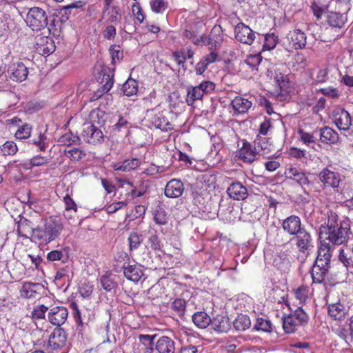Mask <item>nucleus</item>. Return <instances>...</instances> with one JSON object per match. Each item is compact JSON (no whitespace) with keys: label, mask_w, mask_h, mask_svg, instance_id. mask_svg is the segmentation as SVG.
I'll list each match as a JSON object with an SVG mask.
<instances>
[{"label":"nucleus","mask_w":353,"mask_h":353,"mask_svg":"<svg viewBox=\"0 0 353 353\" xmlns=\"http://www.w3.org/2000/svg\"><path fill=\"white\" fill-rule=\"evenodd\" d=\"M327 222L319 228L320 245L317 256L311 270L312 281L321 284L331 267L332 252L335 246L347 242L350 234L348 219L340 220L338 212L332 209L327 211Z\"/></svg>","instance_id":"f257e3e1"},{"label":"nucleus","mask_w":353,"mask_h":353,"mask_svg":"<svg viewBox=\"0 0 353 353\" xmlns=\"http://www.w3.org/2000/svg\"><path fill=\"white\" fill-rule=\"evenodd\" d=\"M64 228L61 219L56 216L46 218L41 226L34 230V239L41 243L48 244L57 239Z\"/></svg>","instance_id":"f03ea898"},{"label":"nucleus","mask_w":353,"mask_h":353,"mask_svg":"<svg viewBox=\"0 0 353 353\" xmlns=\"http://www.w3.org/2000/svg\"><path fill=\"white\" fill-rule=\"evenodd\" d=\"M159 106L158 105L154 108L147 110L146 119L150 124L162 131L167 132L173 130V125L163 114V112L159 110Z\"/></svg>","instance_id":"7ed1b4c3"},{"label":"nucleus","mask_w":353,"mask_h":353,"mask_svg":"<svg viewBox=\"0 0 353 353\" xmlns=\"http://www.w3.org/2000/svg\"><path fill=\"white\" fill-rule=\"evenodd\" d=\"M48 17L46 12L39 7L31 8L26 16V22L32 30L39 31L47 26Z\"/></svg>","instance_id":"20e7f679"},{"label":"nucleus","mask_w":353,"mask_h":353,"mask_svg":"<svg viewBox=\"0 0 353 353\" xmlns=\"http://www.w3.org/2000/svg\"><path fill=\"white\" fill-rule=\"evenodd\" d=\"M259 151L252 143L246 140H242V145L236 151V157L243 163H252L257 159Z\"/></svg>","instance_id":"39448f33"},{"label":"nucleus","mask_w":353,"mask_h":353,"mask_svg":"<svg viewBox=\"0 0 353 353\" xmlns=\"http://www.w3.org/2000/svg\"><path fill=\"white\" fill-rule=\"evenodd\" d=\"M34 47L37 53L45 57L53 53L56 48L52 38L42 34H37L34 37Z\"/></svg>","instance_id":"423d86ee"},{"label":"nucleus","mask_w":353,"mask_h":353,"mask_svg":"<svg viewBox=\"0 0 353 353\" xmlns=\"http://www.w3.org/2000/svg\"><path fill=\"white\" fill-rule=\"evenodd\" d=\"M234 37L239 42L248 46H251L256 39L255 32L243 22L234 27Z\"/></svg>","instance_id":"0eeeda50"},{"label":"nucleus","mask_w":353,"mask_h":353,"mask_svg":"<svg viewBox=\"0 0 353 353\" xmlns=\"http://www.w3.org/2000/svg\"><path fill=\"white\" fill-rule=\"evenodd\" d=\"M332 119L340 130H348L352 125L350 114L343 108L337 107L333 110Z\"/></svg>","instance_id":"6e6552de"},{"label":"nucleus","mask_w":353,"mask_h":353,"mask_svg":"<svg viewBox=\"0 0 353 353\" xmlns=\"http://www.w3.org/2000/svg\"><path fill=\"white\" fill-rule=\"evenodd\" d=\"M81 137L85 142L91 144L100 143L103 141L102 131L94 125H84Z\"/></svg>","instance_id":"1a4fd4ad"},{"label":"nucleus","mask_w":353,"mask_h":353,"mask_svg":"<svg viewBox=\"0 0 353 353\" xmlns=\"http://www.w3.org/2000/svg\"><path fill=\"white\" fill-rule=\"evenodd\" d=\"M68 311L63 306H54L49 309L48 321L52 325L59 327L67 320Z\"/></svg>","instance_id":"9d476101"},{"label":"nucleus","mask_w":353,"mask_h":353,"mask_svg":"<svg viewBox=\"0 0 353 353\" xmlns=\"http://www.w3.org/2000/svg\"><path fill=\"white\" fill-rule=\"evenodd\" d=\"M320 181L324 187L336 188L341 182V176L339 172L332 171L327 168H323L319 174Z\"/></svg>","instance_id":"9b49d317"},{"label":"nucleus","mask_w":353,"mask_h":353,"mask_svg":"<svg viewBox=\"0 0 353 353\" xmlns=\"http://www.w3.org/2000/svg\"><path fill=\"white\" fill-rule=\"evenodd\" d=\"M8 73L10 79L22 82L27 79L28 68L21 61L12 62L8 68Z\"/></svg>","instance_id":"f8f14e48"},{"label":"nucleus","mask_w":353,"mask_h":353,"mask_svg":"<svg viewBox=\"0 0 353 353\" xmlns=\"http://www.w3.org/2000/svg\"><path fill=\"white\" fill-rule=\"evenodd\" d=\"M294 239L296 245L301 253L308 254V251L313 248L312 236L305 228L295 234Z\"/></svg>","instance_id":"ddd939ff"},{"label":"nucleus","mask_w":353,"mask_h":353,"mask_svg":"<svg viewBox=\"0 0 353 353\" xmlns=\"http://www.w3.org/2000/svg\"><path fill=\"white\" fill-rule=\"evenodd\" d=\"M67 338L66 332L63 328H55L49 336L48 345L52 350L61 349L65 345Z\"/></svg>","instance_id":"4468645a"},{"label":"nucleus","mask_w":353,"mask_h":353,"mask_svg":"<svg viewBox=\"0 0 353 353\" xmlns=\"http://www.w3.org/2000/svg\"><path fill=\"white\" fill-rule=\"evenodd\" d=\"M175 342L166 336H161L156 342L155 347L150 349V353H174Z\"/></svg>","instance_id":"2eb2a0df"},{"label":"nucleus","mask_w":353,"mask_h":353,"mask_svg":"<svg viewBox=\"0 0 353 353\" xmlns=\"http://www.w3.org/2000/svg\"><path fill=\"white\" fill-rule=\"evenodd\" d=\"M272 265L281 274H288L291 268V261L288 254L285 251H280L274 255Z\"/></svg>","instance_id":"dca6fc26"},{"label":"nucleus","mask_w":353,"mask_h":353,"mask_svg":"<svg viewBox=\"0 0 353 353\" xmlns=\"http://www.w3.org/2000/svg\"><path fill=\"white\" fill-rule=\"evenodd\" d=\"M281 226L283 230L291 236H294L304 228L302 227L301 219L296 215L287 217L283 221Z\"/></svg>","instance_id":"f3484780"},{"label":"nucleus","mask_w":353,"mask_h":353,"mask_svg":"<svg viewBox=\"0 0 353 353\" xmlns=\"http://www.w3.org/2000/svg\"><path fill=\"white\" fill-rule=\"evenodd\" d=\"M252 105V102L241 96L235 97L230 103L233 115L243 114L248 112Z\"/></svg>","instance_id":"a211bd4d"},{"label":"nucleus","mask_w":353,"mask_h":353,"mask_svg":"<svg viewBox=\"0 0 353 353\" xmlns=\"http://www.w3.org/2000/svg\"><path fill=\"white\" fill-rule=\"evenodd\" d=\"M285 176L292 181H296L301 186L308 185L310 181L306 173L301 168L290 167L285 172Z\"/></svg>","instance_id":"6ab92c4d"},{"label":"nucleus","mask_w":353,"mask_h":353,"mask_svg":"<svg viewBox=\"0 0 353 353\" xmlns=\"http://www.w3.org/2000/svg\"><path fill=\"white\" fill-rule=\"evenodd\" d=\"M147 248L152 250L156 254L161 252L165 254L167 257L171 259L172 256L170 254H166L163 249V243L157 231L151 232L147 239Z\"/></svg>","instance_id":"aec40b11"},{"label":"nucleus","mask_w":353,"mask_h":353,"mask_svg":"<svg viewBox=\"0 0 353 353\" xmlns=\"http://www.w3.org/2000/svg\"><path fill=\"white\" fill-rule=\"evenodd\" d=\"M320 141L326 145H334L339 141V136L337 132L330 127L325 126L319 129Z\"/></svg>","instance_id":"412c9836"},{"label":"nucleus","mask_w":353,"mask_h":353,"mask_svg":"<svg viewBox=\"0 0 353 353\" xmlns=\"http://www.w3.org/2000/svg\"><path fill=\"white\" fill-rule=\"evenodd\" d=\"M184 191L183 183L178 179H172L165 185L164 193L168 198H178Z\"/></svg>","instance_id":"4be33fe9"},{"label":"nucleus","mask_w":353,"mask_h":353,"mask_svg":"<svg viewBox=\"0 0 353 353\" xmlns=\"http://www.w3.org/2000/svg\"><path fill=\"white\" fill-rule=\"evenodd\" d=\"M288 39L295 50L303 49L307 43L305 33L300 29H295L288 33Z\"/></svg>","instance_id":"5701e85b"},{"label":"nucleus","mask_w":353,"mask_h":353,"mask_svg":"<svg viewBox=\"0 0 353 353\" xmlns=\"http://www.w3.org/2000/svg\"><path fill=\"white\" fill-rule=\"evenodd\" d=\"M228 196L236 201L244 200L248 196V190L240 182L232 183L227 189Z\"/></svg>","instance_id":"b1692460"},{"label":"nucleus","mask_w":353,"mask_h":353,"mask_svg":"<svg viewBox=\"0 0 353 353\" xmlns=\"http://www.w3.org/2000/svg\"><path fill=\"white\" fill-rule=\"evenodd\" d=\"M347 21L346 14L337 12H329L326 17L327 23L332 28L341 29L345 27Z\"/></svg>","instance_id":"393cba45"},{"label":"nucleus","mask_w":353,"mask_h":353,"mask_svg":"<svg viewBox=\"0 0 353 353\" xmlns=\"http://www.w3.org/2000/svg\"><path fill=\"white\" fill-rule=\"evenodd\" d=\"M211 325L214 331L219 333L228 332L231 328L229 318L221 314L212 319Z\"/></svg>","instance_id":"a878e982"},{"label":"nucleus","mask_w":353,"mask_h":353,"mask_svg":"<svg viewBox=\"0 0 353 353\" xmlns=\"http://www.w3.org/2000/svg\"><path fill=\"white\" fill-rule=\"evenodd\" d=\"M141 165V160L138 158L128 159L121 163H114L112 168L115 171L130 172Z\"/></svg>","instance_id":"bb28decb"},{"label":"nucleus","mask_w":353,"mask_h":353,"mask_svg":"<svg viewBox=\"0 0 353 353\" xmlns=\"http://www.w3.org/2000/svg\"><path fill=\"white\" fill-rule=\"evenodd\" d=\"M34 228H32L30 221L27 219H21L17 223V234L23 239H28V235L31 234L32 237L34 239Z\"/></svg>","instance_id":"cd10ccee"},{"label":"nucleus","mask_w":353,"mask_h":353,"mask_svg":"<svg viewBox=\"0 0 353 353\" xmlns=\"http://www.w3.org/2000/svg\"><path fill=\"white\" fill-rule=\"evenodd\" d=\"M123 269L125 276L134 283L138 282L143 275L142 270L137 265H129Z\"/></svg>","instance_id":"c85d7f7f"},{"label":"nucleus","mask_w":353,"mask_h":353,"mask_svg":"<svg viewBox=\"0 0 353 353\" xmlns=\"http://www.w3.org/2000/svg\"><path fill=\"white\" fill-rule=\"evenodd\" d=\"M203 98V95L201 92L197 85H190L187 87L185 102L188 105L193 106L195 101L202 100Z\"/></svg>","instance_id":"c756f323"},{"label":"nucleus","mask_w":353,"mask_h":353,"mask_svg":"<svg viewBox=\"0 0 353 353\" xmlns=\"http://www.w3.org/2000/svg\"><path fill=\"white\" fill-rule=\"evenodd\" d=\"M70 307L72 310L73 317L77 324V331L80 333L88 325V323L85 322V316H82L81 312L79 310L76 303L72 302L70 304Z\"/></svg>","instance_id":"7c9ffc66"},{"label":"nucleus","mask_w":353,"mask_h":353,"mask_svg":"<svg viewBox=\"0 0 353 353\" xmlns=\"http://www.w3.org/2000/svg\"><path fill=\"white\" fill-rule=\"evenodd\" d=\"M254 145L256 148L259 154L262 152L263 154L270 153L272 150V145L270 142V139L262 137L259 134L256 135L254 141Z\"/></svg>","instance_id":"2f4dec72"},{"label":"nucleus","mask_w":353,"mask_h":353,"mask_svg":"<svg viewBox=\"0 0 353 353\" xmlns=\"http://www.w3.org/2000/svg\"><path fill=\"white\" fill-rule=\"evenodd\" d=\"M103 17H106L108 23L114 24L119 23L121 20V13L117 6H110V9L105 11V6L103 9Z\"/></svg>","instance_id":"473e14b6"},{"label":"nucleus","mask_w":353,"mask_h":353,"mask_svg":"<svg viewBox=\"0 0 353 353\" xmlns=\"http://www.w3.org/2000/svg\"><path fill=\"white\" fill-rule=\"evenodd\" d=\"M192 321L199 328H205L211 324L212 319L205 312H196L192 315Z\"/></svg>","instance_id":"72a5a7b5"},{"label":"nucleus","mask_w":353,"mask_h":353,"mask_svg":"<svg viewBox=\"0 0 353 353\" xmlns=\"http://www.w3.org/2000/svg\"><path fill=\"white\" fill-rule=\"evenodd\" d=\"M281 299L283 301L285 302V305L289 307L291 310L290 314L295 319L296 322L299 323L300 325H303L306 323L308 321L309 316L307 313L301 308V307H298L294 311H292V308L290 307L288 301L285 300V297L282 296Z\"/></svg>","instance_id":"f704fd0d"},{"label":"nucleus","mask_w":353,"mask_h":353,"mask_svg":"<svg viewBox=\"0 0 353 353\" xmlns=\"http://www.w3.org/2000/svg\"><path fill=\"white\" fill-rule=\"evenodd\" d=\"M97 81L101 86L104 87L105 91H109L112 88L114 83L113 74H111L106 70H102L98 73Z\"/></svg>","instance_id":"c9c22d12"},{"label":"nucleus","mask_w":353,"mask_h":353,"mask_svg":"<svg viewBox=\"0 0 353 353\" xmlns=\"http://www.w3.org/2000/svg\"><path fill=\"white\" fill-rule=\"evenodd\" d=\"M328 314L334 320H341L345 316V307L340 303L328 305Z\"/></svg>","instance_id":"e433bc0d"},{"label":"nucleus","mask_w":353,"mask_h":353,"mask_svg":"<svg viewBox=\"0 0 353 353\" xmlns=\"http://www.w3.org/2000/svg\"><path fill=\"white\" fill-rule=\"evenodd\" d=\"M251 325L250 317L245 314H239L233 321V326L237 331H244Z\"/></svg>","instance_id":"4c0bfd02"},{"label":"nucleus","mask_w":353,"mask_h":353,"mask_svg":"<svg viewBox=\"0 0 353 353\" xmlns=\"http://www.w3.org/2000/svg\"><path fill=\"white\" fill-rule=\"evenodd\" d=\"M154 220L159 225H165L169 219L165 208L161 205H158L153 212Z\"/></svg>","instance_id":"58836bf2"},{"label":"nucleus","mask_w":353,"mask_h":353,"mask_svg":"<svg viewBox=\"0 0 353 353\" xmlns=\"http://www.w3.org/2000/svg\"><path fill=\"white\" fill-rule=\"evenodd\" d=\"M316 132V130H314L313 132L310 133L306 132L303 128H298L297 134L299 137V140L305 145H310V144L315 143L316 139L314 134Z\"/></svg>","instance_id":"ea45409f"},{"label":"nucleus","mask_w":353,"mask_h":353,"mask_svg":"<svg viewBox=\"0 0 353 353\" xmlns=\"http://www.w3.org/2000/svg\"><path fill=\"white\" fill-rule=\"evenodd\" d=\"M122 90L124 95L131 97L135 95L138 91V83L132 79H128L123 85Z\"/></svg>","instance_id":"a19ab883"},{"label":"nucleus","mask_w":353,"mask_h":353,"mask_svg":"<svg viewBox=\"0 0 353 353\" xmlns=\"http://www.w3.org/2000/svg\"><path fill=\"white\" fill-rule=\"evenodd\" d=\"M283 320V327L286 333H292L296 330L299 325H301L299 323L296 322L295 319L289 314L288 316H283L282 318Z\"/></svg>","instance_id":"79ce46f5"},{"label":"nucleus","mask_w":353,"mask_h":353,"mask_svg":"<svg viewBox=\"0 0 353 353\" xmlns=\"http://www.w3.org/2000/svg\"><path fill=\"white\" fill-rule=\"evenodd\" d=\"M104 117L105 112L103 110L99 108L93 109L89 114V119L91 123L90 125H103L105 122Z\"/></svg>","instance_id":"37998d69"},{"label":"nucleus","mask_w":353,"mask_h":353,"mask_svg":"<svg viewBox=\"0 0 353 353\" xmlns=\"http://www.w3.org/2000/svg\"><path fill=\"white\" fill-rule=\"evenodd\" d=\"M64 154L72 161H79L86 155L85 151L79 148L65 149Z\"/></svg>","instance_id":"c03bdc74"},{"label":"nucleus","mask_w":353,"mask_h":353,"mask_svg":"<svg viewBox=\"0 0 353 353\" xmlns=\"http://www.w3.org/2000/svg\"><path fill=\"white\" fill-rule=\"evenodd\" d=\"M63 203H64V205H65L64 216L67 219H71L72 215H70V214L69 215V214H68V213H69L71 211L76 213L78 210V206H77V203H75V201H74V199L72 197H70V196L68 194H67L63 197Z\"/></svg>","instance_id":"a18cd8bd"},{"label":"nucleus","mask_w":353,"mask_h":353,"mask_svg":"<svg viewBox=\"0 0 353 353\" xmlns=\"http://www.w3.org/2000/svg\"><path fill=\"white\" fill-rule=\"evenodd\" d=\"M279 42V37L274 33H268L265 35L263 51L273 50Z\"/></svg>","instance_id":"49530a36"},{"label":"nucleus","mask_w":353,"mask_h":353,"mask_svg":"<svg viewBox=\"0 0 353 353\" xmlns=\"http://www.w3.org/2000/svg\"><path fill=\"white\" fill-rule=\"evenodd\" d=\"M143 241V239L142 234H138L136 232H131L128 238L130 251L132 252L137 250L141 246Z\"/></svg>","instance_id":"de8ad7c7"},{"label":"nucleus","mask_w":353,"mask_h":353,"mask_svg":"<svg viewBox=\"0 0 353 353\" xmlns=\"http://www.w3.org/2000/svg\"><path fill=\"white\" fill-rule=\"evenodd\" d=\"M32 130V125L25 123L18 128L14 133V136L17 139H26L30 137Z\"/></svg>","instance_id":"09e8293b"},{"label":"nucleus","mask_w":353,"mask_h":353,"mask_svg":"<svg viewBox=\"0 0 353 353\" xmlns=\"http://www.w3.org/2000/svg\"><path fill=\"white\" fill-rule=\"evenodd\" d=\"M80 141L79 137L74 134L71 132H66L61 135L59 139V142L64 145L70 146L72 144L79 143Z\"/></svg>","instance_id":"8fccbe9b"},{"label":"nucleus","mask_w":353,"mask_h":353,"mask_svg":"<svg viewBox=\"0 0 353 353\" xmlns=\"http://www.w3.org/2000/svg\"><path fill=\"white\" fill-rule=\"evenodd\" d=\"M154 338L155 335L140 334L139 336V341L144 346L145 353H150V349L154 348Z\"/></svg>","instance_id":"3c124183"},{"label":"nucleus","mask_w":353,"mask_h":353,"mask_svg":"<svg viewBox=\"0 0 353 353\" xmlns=\"http://www.w3.org/2000/svg\"><path fill=\"white\" fill-rule=\"evenodd\" d=\"M339 261L345 266L347 270H353V257L348 256L343 249L339 250L338 256Z\"/></svg>","instance_id":"603ef678"},{"label":"nucleus","mask_w":353,"mask_h":353,"mask_svg":"<svg viewBox=\"0 0 353 353\" xmlns=\"http://www.w3.org/2000/svg\"><path fill=\"white\" fill-rule=\"evenodd\" d=\"M1 152L4 156L14 155L17 153L18 148L17 144L12 141H6L1 147Z\"/></svg>","instance_id":"864d4df0"},{"label":"nucleus","mask_w":353,"mask_h":353,"mask_svg":"<svg viewBox=\"0 0 353 353\" xmlns=\"http://www.w3.org/2000/svg\"><path fill=\"white\" fill-rule=\"evenodd\" d=\"M254 329L256 330L270 332L272 330L271 321L263 318H258L256 319Z\"/></svg>","instance_id":"5fc2aeb1"},{"label":"nucleus","mask_w":353,"mask_h":353,"mask_svg":"<svg viewBox=\"0 0 353 353\" xmlns=\"http://www.w3.org/2000/svg\"><path fill=\"white\" fill-rule=\"evenodd\" d=\"M110 52L112 63H119L123 59V53L120 46L112 45L110 48Z\"/></svg>","instance_id":"6e6d98bb"},{"label":"nucleus","mask_w":353,"mask_h":353,"mask_svg":"<svg viewBox=\"0 0 353 353\" xmlns=\"http://www.w3.org/2000/svg\"><path fill=\"white\" fill-rule=\"evenodd\" d=\"M202 94H208L212 92L216 88V84L211 81H203L197 85Z\"/></svg>","instance_id":"4d7b16f0"},{"label":"nucleus","mask_w":353,"mask_h":353,"mask_svg":"<svg viewBox=\"0 0 353 353\" xmlns=\"http://www.w3.org/2000/svg\"><path fill=\"white\" fill-rule=\"evenodd\" d=\"M118 277L112 274H105L101 278V283L102 287H117L118 283L115 281Z\"/></svg>","instance_id":"13d9d810"},{"label":"nucleus","mask_w":353,"mask_h":353,"mask_svg":"<svg viewBox=\"0 0 353 353\" xmlns=\"http://www.w3.org/2000/svg\"><path fill=\"white\" fill-rule=\"evenodd\" d=\"M48 310V307L44 305H40L34 307L32 311V318L34 320L44 319L46 312Z\"/></svg>","instance_id":"bf43d9fd"},{"label":"nucleus","mask_w":353,"mask_h":353,"mask_svg":"<svg viewBox=\"0 0 353 353\" xmlns=\"http://www.w3.org/2000/svg\"><path fill=\"white\" fill-rule=\"evenodd\" d=\"M150 4L152 12L157 14L163 12L167 8V3L164 0H151Z\"/></svg>","instance_id":"052dcab7"},{"label":"nucleus","mask_w":353,"mask_h":353,"mask_svg":"<svg viewBox=\"0 0 353 353\" xmlns=\"http://www.w3.org/2000/svg\"><path fill=\"white\" fill-rule=\"evenodd\" d=\"M273 128L272 119L265 117L263 122L261 123L259 128V134L260 136H267L270 130Z\"/></svg>","instance_id":"680f3d73"},{"label":"nucleus","mask_w":353,"mask_h":353,"mask_svg":"<svg viewBox=\"0 0 353 353\" xmlns=\"http://www.w3.org/2000/svg\"><path fill=\"white\" fill-rule=\"evenodd\" d=\"M47 137L45 133L40 132L37 138L32 140L33 144L37 145L40 151L44 152L47 148Z\"/></svg>","instance_id":"e2e57ef3"},{"label":"nucleus","mask_w":353,"mask_h":353,"mask_svg":"<svg viewBox=\"0 0 353 353\" xmlns=\"http://www.w3.org/2000/svg\"><path fill=\"white\" fill-rule=\"evenodd\" d=\"M319 92L324 96L329 97L332 99H338L340 96L339 90L336 88L332 86L320 88Z\"/></svg>","instance_id":"0e129e2a"},{"label":"nucleus","mask_w":353,"mask_h":353,"mask_svg":"<svg viewBox=\"0 0 353 353\" xmlns=\"http://www.w3.org/2000/svg\"><path fill=\"white\" fill-rule=\"evenodd\" d=\"M262 57L260 54L248 55L245 61V63L252 69H256L260 64Z\"/></svg>","instance_id":"69168bd1"},{"label":"nucleus","mask_w":353,"mask_h":353,"mask_svg":"<svg viewBox=\"0 0 353 353\" xmlns=\"http://www.w3.org/2000/svg\"><path fill=\"white\" fill-rule=\"evenodd\" d=\"M132 12L136 19L140 23H143L145 17L139 3L135 2L132 6Z\"/></svg>","instance_id":"338daca9"},{"label":"nucleus","mask_w":353,"mask_h":353,"mask_svg":"<svg viewBox=\"0 0 353 353\" xmlns=\"http://www.w3.org/2000/svg\"><path fill=\"white\" fill-rule=\"evenodd\" d=\"M171 307L180 316H181L184 314L186 307V302L183 299H176L172 303Z\"/></svg>","instance_id":"774afa93"}]
</instances>
